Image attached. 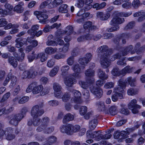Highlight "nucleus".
Here are the masks:
<instances>
[{
    "label": "nucleus",
    "instance_id": "obj_20",
    "mask_svg": "<svg viewBox=\"0 0 145 145\" xmlns=\"http://www.w3.org/2000/svg\"><path fill=\"white\" fill-rule=\"evenodd\" d=\"M29 78H34L37 75V71L33 67H31L29 70Z\"/></svg>",
    "mask_w": 145,
    "mask_h": 145
},
{
    "label": "nucleus",
    "instance_id": "obj_24",
    "mask_svg": "<svg viewBox=\"0 0 145 145\" xmlns=\"http://www.w3.org/2000/svg\"><path fill=\"white\" fill-rule=\"evenodd\" d=\"M133 69V67H131L129 66H127L121 70V74L125 75L127 73H131L132 72Z\"/></svg>",
    "mask_w": 145,
    "mask_h": 145
},
{
    "label": "nucleus",
    "instance_id": "obj_55",
    "mask_svg": "<svg viewBox=\"0 0 145 145\" xmlns=\"http://www.w3.org/2000/svg\"><path fill=\"white\" fill-rule=\"evenodd\" d=\"M10 93L9 92L7 93L2 97L0 100V103H3L6 101L10 96Z\"/></svg>",
    "mask_w": 145,
    "mask_h": 145
},
{
    "label": "nucleus",
    "instance_id": "obj_61",
    "mask_svg": "<svg viewBox=\"0 0 145 145\" xmlns=\"http://www.w3.org/2000/svg\"><path fill=\"white\" fill-rule=\"evenodd\" d=\"M119 28L120 27L119 25H116L113 27L108 29L107 31L108 32H113L118 30Z\"/></svg>",
    "mask_w": 145,
    "mask_h": 145
},
{
    "label": "nucleus",
    "instance_id": "obj_38",
    "mask_svg": "<svg viewBox=\"0 0 145 145\" xmlns=\"http://www.w3.org/2000/svg\"><path fill=\"white\" fill-rule=\"evenodd\" d=\"M131 36L129 33H124L121 35L120 36V39H121L122 43L123 44H125L126 43L125 39L128 38Z\"/></svg>",
    "mask_w": 145,
    "mask_h": 145
},
{
    "label": "nucleus",
    "instance_id": "obj_14",
    "mask_svg": "<svg viewBox=\"0 0 145 145\" xmlns=\"http://www.w3.org/2000/svg\"><path fill=\"white\" fill-rule=\"evenodd\" d=\"M72 69L76 73H74L73 74V76L76 77L77 78H79L81 77V75L79 74L80 73L81 69L78 64H76L73 65Z\"/></svg>",
    "mask_w": 145,
    "mask_h": 145
},
{
    "label": "nucleus",
    "instance_id": "obj_57",
    "mask_svg": "<svg viewBox=\"0 0 145 145\" xmlns=\"http://www.w3.org/2000/svg\"><path fill=\"white\" fill-rule=\"evenodd\" d=\"M29 99V98L28 97L24 96L19 100L18 103L19 104H23L27 102Z\"/></svg>",
    "mask_w": 145,
    "mask_h": 145
},
{
    "label": "nucleus",
    "instance_id": "obj_35",
    "mask_svg": "<svg viewBox=\"0 0 145 145\" xmlns=\"http://www.w3.org/2000/svg\"><path fill=\"white\" fill-rule=\"evenodd\" d=\"M71 135L73 133H76L78 132L80 130V126L78 125H74L71 124Z\"/></svg>",
    "mask_w": 145,
    "mask_h": 145
},
{
    "label": "nucleus",
    "instance_id": "obj_34",
    "mask_svg": "<svg viewBox=\"0 0 145 145\" xmlns=\"http://www.w3.org/2000/svg\"><path fill=\"white\" fill-rule=\"evenodd\" d=\"M67 7V5L66 4L61 5L59 9V12L61 13H67L68 11Z\"/></svg>",
    "mask_w": 145,
    "mask_h": 145
},
{
    "label": "nucleus",
    "instance_id": "obj_11",
    "mask_svg": "<svg viewBox=\"0 0 145 145\" xmlns=\"http://www.w3.org/2000/svg\"><path fill=\"white\" fill-rule=\"evenodd\" d=\"M93 0H76V2L74 5L77 8H82L84 4H88L91 3Z\"/></svg>",
    "mask_w": 145,
    "mask_h": 145
},
{
    "label": "nucleus",
    "instance_id": "obj_62",
    "mask_svg": "<svg viewBox=\"0 0 145 145\" xmlns=\"http://www.w3.org/2000/svg\"><path fill=\"white\" fill-rule=\"evenodd\" d=\"M92 24V22L90 21H88L85 23L84 25V28L85 29H89L90 30L91 26Z\"/></svg>",
    "mask_w": 145,
    "mask_h": 145
},
{
    "label": "nucleus",
    "instance_id": "obj_6",
    "mask_svg": "<svg viewBox=\"0 0 145 145\" xmlns=\"http://www.w3.org/2000/svg\"><path fill=\"white\" fill-rule=\"evenodd\" d=\"M119 84L117 87L114 89V92L118 94L124 92V89L125 88L126 84L123 79H120L118 81Z\"/></svg>",
    "mask_w": 145,
    "mask_h": 145
},
{
    "label": "nucleus",
    "instance_id": "obj_50",
    "mask_svg": "<svg viewBox=\"0 0 145 145\" xmlns=\"http://www.w3.org/2000/svg\"><path fill=\"white\" fill-rule=\"evenodd\" d=\"M74 119V116L73 115L70 113H68L64 116L63 120H65L66 121H69L72 120Z\"/></svg>",
    "mask_w": 145,
    "mask_h": 145
},
{
    "label": "nucleus",
    "instance_id": "obj_45",
    "mask_svg": "<svg viewBox=\"0 0 145 145\" xmlns=\"http://www.w3.org/2000/svg\"><path fill=\"white\" fill-rule=\"evenodd\" d=\"M57 50V47L54 48L51 47H47L45 49V52L46 53L50 54L56 52Z\"/></svg>",
    "mask_w": 145,
    "mask_h": 145
},
{
    "label": "nucleus",
    "instance_id": "obj_26",
    "mask_svg": "<svg viewBox=\"0 0 145 145\" xmlns=\"http://www.w3.org/2000/svg\"><path fill=\"white\" fill-rule=\"evenodd\" d=\"M136 79L135 77L132 78L129 76L127 77L125 80L126 82H128L131 86H135V83L136 82Z\"/></svg>",
    "mask_w": 145,
    "mask_h": 145
},
{
    "label": "nucleus",
    "instance_id": "obj_48",
    "mask_svg": "<svg viewBox=\"0 0 145 145\" xmlns=\"http://www.w3.org/2000/svg\"><path fill=\"white\" fill-rule=\"evenodd\" d=\"M39 117H33V124L34 126H36L38 125L41 122L40 118Z\"/></svg>",
    "mask_w": 145,
    "mask_h": 145
},
{
    "label": "nucleus",
    "instance_id": "obj_13",
    "mask_svg": "<svg viewBox=\"0 0 145 145\" xmlns=\"http://www.w3.org/2000/svg\"><path fill=\"white\" fill-rule=\"evenodd\" d=\"M60 130L62 133H65L69 135H71V124L63 125L61 127Z\"/></svg>",
    "mask_w": 145,
    "mask_h": 145
},
{
    "label": "nucleus",
    "instance_id": "obj_49",
    "mask_svg": "<svg viewBox=\"0 0 145 145\" xmlns=\"http://www.w3.org/2000/svg\"><path fill=\"white\" fill-rule=\"evenodd\" d=\"M63 1L62 0H54L52 3V6H50L49 7L50 8H52L54 7H56L57 6L59 5L62 3Z\"/></svg>",
    "mask_w": 145,
    "mask_h": 145
},
{
    "label": "nucleus",
    "instance_id": "obj_4",
    "mask_svg": "<svg viewBox=\"0 0 145 145\" xmlns=\"http://www.w3.org/2000/svg\"><path fill=\"white\" fill-rule=\"evenodd\" d=\"M34 14L37 16V18L40 21L39 22L42 24L46 23V20L48 17V16L42 12L35 11L34 12Z\"/></svg>",
    "mask_w": 145,
    "mask_h": 145
},
{
    "label": "nucleus",
    "instance_id": "obj_29",
    "mask_svg": "<svg viewBox=\"0 0 145 145\" xmlns=\"http://www.w3.org/2000/svg\"><path fill=\"white\" fill-rule=\"evenodd\" d=\"M64 32L65 34L68 35H69L71 33L74 34H76V32L73 31V28L71 26H67L65 29L64 31Z\"/></svg>",
    "mask_w": 145,
    "mask_h": 145
},
{
    "label": "nucleus",
    "instance_id": "obj_43",
    "mask_svg": "<svg viewBox=\"0 0 145 145\" xmlns=\"http://www.w3.org/2000/svg\"><path fill=\"white\" fill-rule=\"evenodd\" d=\"M95 71L91 69H87L85 72V74L87 77H91L94 75Z\"/></svg>",
    "mask_w": 145,
    "mask_h": 145
},
{
    "label": "nucleus",
    "instance_id": "obj_30",
    "mask_svg": "<svg viewBox=\"0 0 145 145\" xmlns=\"http://www.w3.org/2000/svg\"><path fill=\"white\" fill-rule=\"evenodd\" d=\"M46 140L47 142H50L52 144L56 143L57 141V137L53 135L49 136L46 139Z\"/></svg>",
    "mask_w": 145,
    "mask_h": 145
},
{
    "label": "nucleus",
    "instance_id": "obj_52",
    "mask_svg": "<svg viewBox=\"0 0 145 145\" xmlns=\"http://www.w3.org/2000/svg\"><path fill=\"white\" fill-rule=\"evenodd\" d=\"M53 87L55 91L60 92L62 88L61 86L56 83L54 84Z\"/></svg>",
    "mask_w": 145,
    "mask_h": 145
},
{
    "label": "nucleus",
    "instance_id": "obj_1",
    "mask_svg": "<svg viewBox=\"0 0 145 145\" xmlns=\"http://www.w3.org/2000/svg\"><path fill=\"white\" fill-rule=\"evenodd\" d=\"M108 47L106 45H103L98 48V52L99 54L98 57L100 58V62L103 68H106L110 65V62L108 58V54L107 53Z\"/></svg>",
    "mask_w": 145,
    "mask_h": 145
},
{
    "label": "nucleus",
    "instance_id": "obj_58",
    "mask_svg": "<svg viewBox=\"0 0 145 145\" xmlns=\"http://www.w3.org/2000/svg\"><path fill=\"white\" fill-rule=\"evenodd\" d=\"M138 91L136 89L131 88L127 90V93L129 95H133L138 93Z\"/></svg>",
    "mask_w": 145,
    "mask_h": 145
},
{
    "label": "nucleus",
    "instance_id": "obj_8",
    "mask_svg": "<svg viewBox=\"0 0 145 145\" xmlns=\"http://www.w3.org/2000/svg\"><path fill=\"white\" fill-rule=\"evenodd\" d=\"M71 91L73 93L74 98H72V101H73L75 103L80 104L82 102L80 97L81 94L80 92L76 90L72 89Z\"/></svg>",
    "mask_w": 145,
    "mask_h": 145
},
{
    "label": "nucleus",
    "instance_id": "obj_22",
    "mask_svg": "<svg viewBox=\"0 0 145 145\" xmlns=\"http://www.w3.org/2000/svg\"><path fill=\"white\" fill-rule=\"evenodd\" d=\"M50 121V119L49 118L47 117H44L41 121V125L37 127H46V126L48 125Z\"/></svg>",
    "mask_w": 145,
    "mask_h": 145
},
{
    "label": "nucleus",
    "instance_id": "obj_5",
    "mask_svg": "<svg viewBox=\"0 0 145 145\" xmlns=\"http://www.w3.org/2000/svg\"><path fill=\"white\" fill-rule=\"evenodd\" d=\"M20 114H15L12 115L10 117V120L9 121V124L14 126H17L19 123L22 120V117Z\"/></svg>",
    "mask_w": 145,
    "mask_h": 145
},
{
    "label": "nucleus",
    "instance_id": "obj_25",
    "mask_svg": "<svg viewBox=\"0 0 145 145\" xmlns=\"http://www.w3.org/2000/svg\"><path fill=\"white\" fill-rule=\"evenodd\" d=\"M106 5L105 2H103L100 4L96 3L92 5V7L94 8H96V10H99L104 8Z\"/></svg>",
    "mask_w": 145,
    "mask_h": 145
},
{
    "label": "nucleus",
    "instance_id": "obj_10",
    "mask_svg": "<svg viewBox=\"0 0 145 145\" xmlns=\"http://www.w3.org/2000/svg\"><path fill=\"white\" fill-rule=\"evenodd\" d=\"M91 92L95 95V97L97 99L100 98L103 95V91L100 88H94L90 89Z\"/></svg>",
    "mask_w": 145,
    "mask_h": 145
},
{
    "label": "nucleus",
    "instance_id": "obj_15",
    "mask_svg": "<svg viewBox=\"0 0 145 145\" xmlns=\"http://www.w3.org/2000/svg\"><path fill=\"white\" fill-rule=\"evenodd\" d=\"M39 25H35L32 26L31 29L27 31V33L33 38L35 36L36 32L38 30Z\"/></svg>",
    "mask_w": 145,
    "mask_h": 145
},
{
    "label": "nucleus",
    "instance_id": "obj_7",
    "mask_svg": "<svg viewBox=\"0 0 145 145\" xmlns=\"http://www.w3.org/2000/svg\"><path fill=\"white\" fill-rule=\"evenodd\" d=\"M99 131L92 132L90 130H88L86 133V135L88 138H95L96 140H99L101 139V137L103 136V134L100 133Z\"/></svg>",
    "mask_w": 145,
    "mask_h": 145
},
{
    "label": "nucleus",
    "instance_id": "obj_33",
    "mask_svg": "<svg viewBox=\"0 0 145 145\" xmlns=\"http://www.w3.org/2000/svg\"><path fill=\"white\" fill-rule=\"evenodd\" d=\"M75 82V79L72 77L69 78L67 80H66L64 81V83L65 85L69 87L71 86Z\"/></svg>",
    "mask_w": 145,
    "mask_h": 145
},
{
    "label": "nucleus",
    "instance_id": "obj_54",
    "mask_svg": "<svg viewBox=\"0 0 145 145\" xmlns=\"http://www.w3.org/2000/svg\"><path fill=\"white\" fill-rule=\"evenodd\" d=\"M126 61L124 58H123L121 59H119L117 62V64L123 67L127 65Z\"/></svg>",
    "mask_w": 145,
    "mask_h": 145
},
{
    "label": "nucleus",
    "instance_id": "obj_41",
    "mask_svg": "<svg viewBox=\"0 0 145 145\" xmlns=\"http://www.w3.org/2000/svg\"><path fill=\"white\" fill-rule=\"evenodd\" d=\"M97 105L101 111H105L106 109V107L103 102L100 101L97 102Z\"/></svg>",
    "mask_w": 145,
    "mask_h": 145
},
{
    "label": "nucleus",
    "instance_id": "obj_56",
    "mask_svg": "<svg viewBox=\"0 0 145 145\" xmlns=\"http://www.w3.org/2000/svg\"><path fill=\"white\" fill-rule=\"evenodd\" d=\"M70 95L69 93H65L62 97L63 101L64 102H67L70 99Z\"/></svg>",
    "mask_w": 145,
    "mask_h": 145
},
{
    "label": "nucleus",
    "instance_id": "obj_16",
    "mask_svg": "<svg viewBox=\"0 0 145 145\" xmlns=\"http://www.w3.org/2000/svg\"><path fill=\"white\" fill-rule=\"evenodd\" d=\"M124 21V18H121L119 17L116 16L114 17L110 22V24L111 25H113L115 24H121Z\"/></svg>",
    "mask_w": 145,
    "mask_h": 145
},
{
    "label": "nucleus",
    "instance_id": "obj_9",
    "mask_svg": "<svg viewBox=\"0 0 145 145\" xmlns=\"http://www.w3.org/2000/svg\"><path fill=\"white\" fill-rule=\"evenodd\" d=\"M37 131L39 132L43 131L44 133L49 134L51 133L54 130V128L53 126H48V125L46 127H37Z\"/></svg>",
    "mask_w": 145,
    "mask_h": 145
},
{
    "label": "nucleus",
    "instance_id": "obj_23",
    "mask_svg": "<svg viewBox=\"0 0 145 145\" xmlns=\"http://www.w3.org/2000/svg\"><path fill=\"white\" fill-rule=\"evenodd\" d=\"M24 5L23 2H20L18 4L15 6L14 8V10L18 13H21L23 11V8L22 6Z\"/></svg>",
    "mask_w": 145,
    "mask_h": 145
},
{
    "label": "nucleus",
    "instance_id": "obj_51",
    "mask_svg": "<svg viewBox=\"0 0 145 145\" xmlns=\"http://www.w3.org/2000/svg\"><path fill=\"white\" fill-rule=\"evenodd\" d=\"M22 39L21 38H19L16 39L15 40L16 42L15 44V46L18 48H19L22 47L24 45V43L22 42Z\"/></svg>",
    "mask_w": 145,
    "mask_h": 145
},
{
    "label": "nucleus",
    "instance_id": "obj_17",
    "mask_svg": "<svg viewBox=\"0 0 145 145\" xmlns=\"http://www.w3.org/2000/svg\"><path fill=\"white\" fill-rule=\"evenodd\" d=\"M33 83H35V86L33 87V89L32 90L33 93L34 94H37L41 92L43 89V87L42 85H37V83L36 82H34Z\"/></svg>",
    "mask_w": 145,
    "mask_h": 145
},
{
    "label": "nucleus",
    "instance_id": "obj_42",
    "mask_svg": "<svg viewBox=\"0 0 145 145\" xmlns=\"http://www.w3.org/2000/svg\"><path fill=\"white\" fill-rule=\"evenodd\" d=\"M116 109L117 108L115 106H112L110 108L107 113L112 116L116 114Z\"/></svg>",
    "mask_w": 145,
    "mask_h": 145
},
{
    "label": "nucleus",
    "instance_id": "obj_63",
    "mask_svg": "<svg viewBox=\"0 0 145 145\" xmlns=\"http://www.w3.org/2000/svg\"><path fill=\"white\" fill-rule=\"evenodd\" d=\"M39 58L40 59V61L42 62H43L47 59V57L46 56V54L44 53H40L39 54Z\"/></svg>",
    "mask_w": 145,
    "mask_h": 145
},
{
    "label": "nucleus",
    "instance_id": "obj_18",
    "mask_svg": "<svg viewBox=\"0 0 145 145\" xmlns=\"http://www.w3.org/2000/svg\"><path fill=\"white\" fill-rule=\"evenodd\" d=\"M86 82H84L82 81H80L79 83L81 87L83 88L87 89L88 88V85L89 84H91L93 83V81L89 79L87 80Z\"/></svg>",
    "mask_w": 145,
    "mask_h": 145
},
{
    "label": "nucleus",
    "instance_id": "obj_60",
    "mask_svg": "<svg viewBox=\"0 0 145 145\" xmlns=\"http://www.w3.org/2000/svg\"><path fill=\"white\" fill-rule=\"evenodd\" d=\"M15 135L11 133H8L6 136V138L8 140H11L15 138Z\"/></svg>",
    "mask_w": 145,
    "mask_h": 145
},
{
    "label": "nucleus",
    "instance_id": "obj_32",
    "mask_svg": "<svg viewBox=\"0 0 145 145\" xmlns=\"http://www.w3.org/2000/svg\"><path fill=\"white\" fill-rule=\"evenodd\" d=\"M13 55L18 61L21 62L24 60L25 54V53H22L21 54V56H19L18 53L15 52H13Z\"/></svg>",
    "mask_w": 145,
    "mask_h": 145
},
{
    "label": "nucleus",
    "instance_id": "obj_2",
    "mask_svg": "<svg viewBox=\"0 0 145 145\" xmlns=\"http://www.w3.org/2000/svg\"><path fill=\"white\" fill-rule=\"evenodd\" d=\"M44 112L43 109L39 108V106L36 105L32 107L31 114L32 117H40L44 113Z\"/></svg>",
    "mask_w": 145,
    "mask_h": 145
},
{
    "label": "nucleus",
    "instance_id": "obj_53",
    "mask_svg": "<svg viewBox=\"0 0 145 145\" xmlns=\"http://www.w3.org/2000/svg\"><path fill=\"white\" fill-rule=\"evenodd\" d=\"M4 114H8L12 112L14 109L13 107H10L8 108H7L5 107L3 108Z\"/></svg>",
    "mask_w": 145,
    "mask_h": 145
},
{
    "label": "nucleus",
    "instance_id": "obj_36",
    "mask_svg": "<svg viewBox=\"0 0 145 145\" xmlns=\"http://www.w3.org/2000/svg\"><path fill=\"white\" fill-rule=\"evenodd\" d=\"M133 47L132 45H130L126 47L122 52L123 56H125L127 55L129 52L131 51L133 49Z\"/></svg>",
    "mask_w": 145,
    "mask_h": 145
},
{
    "label": "nucleus",
    "instance_id": "obj_46",
    "mask_svg": "<svg viewBox=\"0 0 145 145\" xmlns=\"http://www.w3.org/2000/svg\"><path fill=\"white\" fill-rule=\"evenodd\" d=\"M52 0H46L42 3L40 5V9L44 8L46 6L51 3Z\"/></svg>",
    "mask_w": 145,
    "mask_h": 145
},
{
    "label": "nucleus",
    "instance_id": "obj_39",
    "mask_svg": "<svg viewBox=\"0 0 145 145\" xmlns=\"http://www.w3.org/2000/svg\"><path fill=\"white\" fill-rule=\"evenodd\" d=\"M59 69L58 66L55 67L50 71L49 74L50 76L53 77L57 73Z\"/></svg>",
    "mask_w": 145,
    "mask_h": 145
},
{
    "label": "nucleus",
    "instance_id": "obj_37",
    "mask_svg": "<svg viewBox=\"0 0 145 145\" xmlns=\"http://www.w3.org/2000/svg\"><path fill=\"white\" fill-rule=\"evenodd\" d=\"M70 69L69 67L67 65L63 66L61 68V75L65 76V73L67 72Z\"/></svg>",
    "mask_w": 145,
    "mask_h": 145
},
{
    "label": "nucleus",
    "instance_id": "obj_19",
    "mask_svg": "<svg viewBox=\"0 0 145 145\" xmlns=\"http://www.w3.org/2000/svg\"><path fill=\"white\" fill-rule=\"evenodd\" d=\"M17 59L14 57L10 56L8 60V62L14 67H16L18 65Z\"/></svg>",
    "mask_w": 145,
    "mask_h": 145
},
{
    "label": "nucleus",
    "instance_id": "obj_59",
    "mask_svg": "<svg viewBox=\"0 0 145 145\" xmlns=\"http://www.w3.org/2000/svg\"><path fill=\"white\" fill-rule=\"evenodd\" d=\"M46 44L47 45L52 46H57L58 45H59V44H58L57 42L52 40H48L46 42Z\"/></svg>",
    "mask_w": 145,
    "mask_h": 145
},
{
    "label": "nucleus",
    "instance_id": "obj_40",
    "mask_svg": "<svg viewBox=\"0 0 145 145\" xmlns=\"http://www.w3.org/2000/svg\"><path fill=\"white\" fill-rule=\"evenodd\" d=\"M129 135V133L127 131H123L121 132V137L119 139L118 141L121 142L123 138L124 139L127 138L128 136Z\"/></svg>",
    "mask_w": 145,
    "mask_h": 145
},
{
    "label": "nucleus",
    "instance_id": "obj_27",
    "mask_svg": "<svg viewBox=\"0 0 145 145\" xmlns=\"http://www.w3.org/2000/svg\"><path fill=\"white\" fill-rule=\"evenodd\" d=\"M118 98L121 99H123V94L115 93L112 96V100L114 102L118 100Z\"/></svg>",
    "mask_w": 145,
    "mask_h": 145
},
{
    "label": "nucleus",
    "instance_id": "obj_47",
    "mask_svg": "<svg viewBox=\"0 0 145 145\" xmlns=\"http://www.w3.org/2000/svg\"><path fill=\"white\" fill-rule=\"evenodd\" d=\"M69 46V44L67 43H66L64 45L63 48H60L57 46V50H59V51L60 52L63 51L64 53H66L68 50Z\"/></svg>",
    "mask_w": 145,
    "mask_h": 145
},
{
    "label": "nucleus",
    "instance_id": "obj_12",
    "mask_svg": "<svg viewBox=\"0 0 145 145\" xmlns=\"http://www.w3.org/2000/svg\"><path fill=\"white\" fill-rule=\"evenodd\" d=\"M96 15L97 18L101 20H105L108 18L110 14L109 12H107L106 14L103 12H98L97 13Z\"/></svg>",
    "mask_w": 145,
    "mask_h": 145
},
{
    "label": "nucleus",
    "instance_id": "obj_64",
    "mask_svg": "<svg viewBox=\"0 0 145 145\" xmlns=\"http://www.w3.org/2000/svg\"><path fill=\"white\" fill-rule=\"evenodd\" d=\"M132 5L134 8H138L140 6V1L139 0H134L132 3Z\"/></svg>",
    "mask_w": 145,
    "mask_h": 145
},
{
    "label": "nucleus",
    "instance_id": "obj_21",
    "mask_svg": "<svg viewBox=\"0 0 145 145\" xmlns=\"http://www.w3.org/2000/svg\"><path fill=\"white\" fill-rule=\"evenodd\" d=\"M97 74L99 78L103 80H106L108 78L107 75H106L105 72L101 69H98Z\"/></svg>",
    "mask_w": 145,
    "mask_h": 145
},
{
    "label": "nucleus",
    "instance_id": "obj_31",
    "mask_svg": "<svg viewBox=\"0 0 145 145\" xmlns=\"http://www.w3.org/2000/svg\"><path fill=\"white\" fill-rule=\"evenodd\" d=\"M98 122L96 119H94L90 121L89 123V127L91 130H93L96 127L97 124Z\"/></svg>",
    "mask_w": 145,
    "mask_h": 145
},
{
    "label": "nucleus",
    "instance_id": "obj_3",
    "mask_svg": "<svg viewBox=\"0 0 145 145\" xmlns=\"http://www.w3.org/2000/svg\"><path fill=\"white\" fill-rule=\"evenodd\" d=\"M137 100L134 99L132 100L128 105L129 108L131 110L134 114L138 113V109L141 108L140 105L137 104Z\"/></svg>",
    "mask_w": 145,
    "mask_h": 145
},
{
    "label": "nucleus",
    "instance_id": "obj_44",
    "mask_svg": "<svg viewBox=\"0 0 145 145\" xmlns=\"http://www.w3.org/2000/svg\"><path fill=\"white\" fill-rule=\"evenodd\" d=\"M112 74L116 76H119L121 74V71H119V68L117 67H115L113 69L112 71Z\"/></svg>",
    "mask_w": 145,
    "mask_h": 145
},
{
    "label": "nucleus",
    "instance_id": "obj_28",
    "mask_svg": "<svg viewBox=\"0 0 145 145\" xmlns=\"http://www.w3.org/2000/svg\"><path fill=\"white\" fill-rule=\"evenodd\" d=\"M141 44L139 42H137L135 46L134 50L137 51V52H142L145 49V45L140 47Z\"/></svg>",
    "mask_w": 145,
    "mask_h": 145
}]
</instances>
